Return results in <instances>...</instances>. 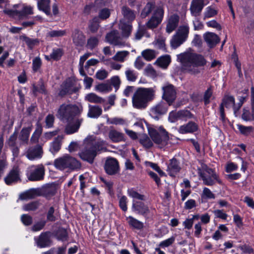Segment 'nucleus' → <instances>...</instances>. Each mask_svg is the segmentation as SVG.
<instances>
[{
    "label": "nucleus",
    "instance_id": "obj_2",
    "mask_svg": "<svg viewBox=\"0 0 254 254\" xmlns=\"http://www.w3.org/2000/svg\"><path fill=\"white\" fill-rule=\"evenodd\" d=\"M177 57L184 69L192 74L199 73L200 70L198 67L206 64V61L202 56L194 53H184L178 55Z\"/></svg>",
    "mask_w": 254,
    "mask_h": 254
},
{
    "label": "nucleus",
    "instance_id": "obj_33",
    "mask_svg": "<svg viewBox=\"0 0 254 254\" xmlns=\"http://www.w3.org/2000/svg\"><path fill=\"white\" fill-rule=\"evenodd\" d=\"M122 13L124 17L128 22H131L134 20L136 16L134 12L126 6L122 7Z\"/></svg>",
    "mask_w": 254,
    "mask_h": 254
},
{
    "label": "nucleus",
    "instance_id": "obj_53",
    "mask_svg": "<svg viewBox=\"0 0 254 254\" xmlns=\"http://www.w3.org/2000/svg\"><path fill=\"white\" fill-rule=\"evenodd\" d=\"M56 237L60 241H64L67 240L68 234L66 230L63 228L59 229L57 232Z\"/></svg>",
    "mask_w": 254,
    "mask_h": 254
},
{
    "label": "nucleus",
    "instance_id": "obj_54",
    "mask_svg": "<svg viewBox=\"0 0 254 254\" xmlns=\"http://www.w3.org/2000/svg\"><path fill=\"white\" fill-rule=\"evenodd\" d=\"M63 55V51L61 48L54 49L50 57L51 59L54 60H59Z\"/></svg>",
    "mask_w": 254,
    "mask_h": 254
},
{
    "label": "nucleus",
    "instance_id": "obj_61",
    "mask_svg": "<svg viewBox=\"0 0 254 254\" xmlns=\"http://www.w3.org/2000/svg\"><path fill=\"white\" fill-rule=\"evenodd\" d=\"M36 194V190H30L20 195V198L21 199H29L35 197Z\"/></svg>",
    "mask_w": 254,
    "mask_h": 254
},
{
    "label": "nucleus",
    "instance_id": "obj_38",
    "mask_svg": "<svg viewBox=\"0 0 254 254\" xmlns=\"http://www.w3.org/2000/svg\"><path fill=\"white\" fill-rule=\"evenodd\" d=\"M85 100L93 103L102 104L105 102V99L98 96L94 93H90L85 96Z\"/></svg>",
    "mask_w": 254,
    "mask_h": 254
},
{
    "label": "nucleus",
    "instance_id": "obj_28",
    "mask_svg": "<svg viewBox=\"0 0 254 254\" xmlns=\"http://www.w3.org/2000/svg\"><path fill=\"white\" fill-rule=\"evenodd\" d=\"M108 136L110 139L113 142H119L125 140L124 134L115 129L110 130Z\"/></svg>",
    "mask_w": 254,
    "mask_h": 254
},
{
    "label": "nucleus",
    "instance_id": "obj_18",
    "mask_svg": "<svg viewBox=\"0 0 254 254\" xmlns=\"http://www.w3.org/2000/svg\"><path fill=\"white\" fill-rule=\"evenodd\" d=\"M104 168L108 174L110 175L116 174L119 170L118 162L114 158H109L106 161Z\"/></svg>",
    "mask_w": 254,
    "mask_h": 254
},
{
    "label": "nucleus",
    "instance_id": "obj_19",
    "mask_svg": "<svg viewBox=\"0 0 254 254\" xmlns=\"http://www.w3.org/2000/svg\"><path fill=\"white\" fill-rule=\"evenodd\" d=\"M43 154L42 148L37 145L28 149L26 153V157L30 160L39 159L42 158Z\"/></svg>",
    "mask_w": 254,
    "mask_h": 254
},
{
    "label": "nucleus",
    "instance_id": "obj_26",
    "mask_svg": "<svg viewBox=\"0 0 254 254\" xmlns=\"http://www.w3.org/2000/svg\"><path fill=\"white\" fill-rule=\"evenodd\" d=\"M73 43L77 46H82L85 42V36L78 29H75L72 34Z\"/></svg>",
    "mask_w": 254,
    "mask_h": 254
},
{
    "label": "nucleus",
    "instance_id": "obj_63",
    "mask_svg": "<svg viewBox=\"0 0 254 254\" xmlns=\"http://www.w3.org/2000/svg\"><path fill=\"white\" fill-rule=\"evenodd\" d=\"M179 116H180V120L184 121H186L188 119H191L193 117V115L188 110L179 111Z\"/></svg>",
    "mask_w": 254,
    "mask_h": 254
},
{
    "label": "nucleus",
    "instance_id": "obj_25",
    "mask_svg": "<svg viewBox=\"0 0 254 254\" xmlns=\"http://www.w3.org/2000/svg\"><path fill=\"white\" fill-rule=\"evenodd\" d=\"M198 174L201 177L203 183L206 186H213L217 182L219 184H222V181L220 179L219 176H217V179H214L211 176H207L204 173H202L200 169H198Z\"/></svg>",
    "mask_w": 254,
    "mask_h": 254
},
{
    "label": "nucleus",
    "instance_id": "obj_31",
    "mask_svg": "<svg viewBox=\"0 0 254 254\" xmlns=\"http://www.w3.org/2000/svg\"><path fill=\"white\" fill-rule=\"evenodd\" d=\"M87 117L90 118H98L102 113V108L96 105H89Z\"/></svg>",
    "mask_w": 254,
    "mask_h": 254
},
{
    "label": "nucleus",
    "instance_id": "obj_7",
    "mask_svg": "<svg viewBox=\"0 0 254 254\" xmlns=\"http://www.w3.org/2000/svg\"><path fill=\"white\" fill-rule=\"evenodd\" d=\"M190 27L188 23L182 24L171 40V46L176 49L182 45L188 38Z\"/></svg>",
    "mask_w": 254,
    "mask_h": 254
},
{
    "label": "nucleus",
    "instance_id": "obj_62",
    "mask_svg": "<svg viewBox=\"0 0 254 254\" xmlns=\"http://www.w3.org/2000/svg\"><path fill=\"white\" fill-rule=\"evenodd\" d=\"M213 94V89L212 87H209L205 91L203 96V101L205 105L208 104L210 102V98Z\"/></svg>",
    "mask_w": 254,
    "mask_h": 254
},
{
    "label": "nucleus",
    "instance_id": "obj_14",
    "mask_svg": "<svg viewBox=\"0 0 254 254\" xmlns=\"http://www.w3.org/2000/svg\"><path fill=\"white\" fill-rule=\"evenodd\" d=\"M169 106L168 103L160 102L150 109V115L153 118L158 120L161 116L167 113Z\"/></svg>",
    "mask_w": 254,
    "mask_h": 254
},
{
    "label": "nucleus",
    "instance_id": "obj_22",
    "mask_svg": "<svg viewBox=\"0 0 254 254\" xmlns=\"http://www.w3.org/2000/svg\"><path fill=\"white\" fill-rule=\"evenodd\" d=\"M181 169L180 163L176 159L173 158L170 160L167 171L169 175L174 177L180 172Z\"/></svg>",
    "mask_w": 254,
    "mask_h": 254
},
{
    "label": "nucleus",
    "instance_id": "obj_36",
    "mask_svg": "<svg viewBox=\"0 0 254 254\" xmlns=\"http://www.w3.org/2000/svg\"><path fill=\"white\" fill-rule=\"evenodd\" d=\"M126 220L129 225L137 230H141L143 228V223L132 216H129L127 217Z\"/></svg>",
    "mask_w": 254,
    "mask_h": 254
},
{
    "label": "nucleus",
    "instance_id": "obj_60",
    "mask_svg": "<svg viewBox=\"0 0 254 254\" xmlns=\"http://www.w3.org/2000/svg\"><path fill=\"white\" fill-rule=\"evenodd\" d=\"M127 194L130 197L134 199H137L141 200H143L145 199L144 195L139 194L133 189L128 190Z\"/></svg>",
    "mask_w": 254,
    "mask_h": 254
},
{
    "label": "nucleus",
    "instance_id": "obj_42",
    "mask_svg": "<svg viewBox=\"0 0 254 254\" xmlns=\"http://www.w3.org/2000/svg\"><path fill=\"white\" fill-rule=\"evenodd\" d=\"M158 53L154 50L146 49L141 52L142 56L147 61H150L156 58Z\"/></svg>",
    "mask_w": 254,
    "mask_h": 254
},
{
    "label": "nucleus",
    "instance_id": "obj_64",
    "mask_svg": "<svg viewBox=\"0 0 254 254\" xmlns=\"http://www.w3.org/2000/svg\"><path fill=\"white\" fill-rule=\"evenodd\" d=\"M110 15V11L108 8H104L100 10L99 12L98 17L99 19H101L105 20L108 18Z\"/></svg>",
    "mask_w": 254,
    "mask_h": 254
},
{
    "label": "nucleus",
    "instance_id": "obj_46",
    "mask_svg": "<svg viewBox=\"0 0 254 254\" xmlns=\"http://www.w3.org/2000/svg\"><path fill=\"white\" fill-rule=\"evenodd\" d=\"M218 13L217 9L212 6L207 7L204 12V19L209 18L216 15Z\"/></svg>",
    "mask_w": 254,
    "mask_h": 254
},
{
    "label": "nucleus",
    "instance_id": "obj_59",
    "mask_svg": "<svg viewBox=\"0 0 254 254\" xmlns=\"http://www.w3.org/2000/svg\"><path fill=\"white\" fill-rule=\"evenodd\" d=\"M154 4L151 3H147L143 9L141 13V16L142 18L146 17L151 12L152 9L154 8Z\"/></svg>",
    "mask_w": 254,
    "mask_h": 254
},
{
    "label": "nucleus",
    "instance_id": "obj_3",
    "mask_svg": "<svg viewBox=\"0 0 254 254\" xmlns=\"http://www.w3.org/2000/svg\"><path fill=\"white\" fill-rule=\"evenodd\" d=\"M156 92L155 86L149 88H138L132 97L133 107L139 110L145 109L148 103L155 98Z\"/></svg>",
    "mask_w": 254,
    "mask_h": 254
},
{
    "label": "nucleus",
    "instance_id": "obj_50",
    "mask_svg": "<svg viewBox=\"0 0 254 254\" xmlns=\"http://www.w3.org/2000/svg\"><path fill=\"white\" fill-rule=\"evenodd\" d=\"M120 27L122 30L123 36L127 37L129 36L132 29V26L129 24L121 23Z\"/></svg>",
    "mask_w": 254,
    "mask_h": 254
},
{
    "label": "nucleus",
    "instance_id": "obj_58",
    "mask_svg": "<svg viewBox=\"0 0 254 254\" xmlns=\"http://www.w3.org/2000/svg\"><path fill=\"white\" fill-rule=\"evenodd\" d=\"M99 18L97 17L93 18L92 21L90 22L89 29L92 33H95L98 30L99 27Z\"/></svg>",
    "mask_w": 254,
    "mask_h": 254
},
{
    "label": "nucleus",
    "instance_id": "obj_13",
    "mask_svg": "<svg viewBox=\"0 0 254 254\" xmlns=\"http://www.w3.org/2000/svg\"><path fill=\"white\" fill-rule=\"evenodd\" d=\"M28 179L31 181H39L44 179L45 168L42 164L32 166L30 168Z\"/></svg>",
    "mask_w": 254,
    "mask_h": 254
},
{
    "label": "nucleus",
    "instance_id": "obj_35",
    "mask_svg": "<svg viewBox=\"0 0 254 254\" xmlns=\"http://www.w3.org/2000/svg\"><path fill=\"white\" fill-rule=\"evenodd\" d=\"M50 3V0H40L38 1V8L47 15H50L51 12Z\"/></svg>",
    "mask_w": 254,
    "mask_h": 254
},
{
    "label": "nucleus",
    "instance_id": "obj_52",
    "mask_svg": "<svg viewBox=\"0 0 254 254\" xmlns=\"http://www.w3.org/2000/svg\"><path fill=\"white\" fill-rule=\"evenodd\" d=\"M139 141L141 144L147 148H150L153 145L152 141L146 134H143L141 136Z\"/></svg>",
    "mask_w": 254,
    "mask_h": 254
},
{
    "label": "nucleus",
    "instance_id": "obj_1",
    "mask_svg": "<svg viewBox=\"0 0 254 254\" xmlns=\"http://www.w3.org/2000/svg\"><path fill=\"white\" fill-rule=\"evenodd\" d=\"M105 142L94 136H89L84 140V148L79 153L80 158L88 163H93L98 152L103 149Z\"/></svg>",
    "mask_w": 254,
    "mask_h": 254
},
{
    "label": "nucleus",
    "instance_id": "obj_24",
    "mask_svg": "<svg viewBox=\"0 0 254 254\" xmlns=\"http://www.w3.org/2000/svg\"><path fill=\"white\" fill-rule=\"evenodd\" d=\"M198 128V125L193 122H189L188 123L181 126L178 129L180 133L186 134L193 133L197 130Z\"/></svg>",
    "mask_w": 254,
    "mask_h": 254
},
{
    "label": "nucleus",
    "instance_id": "obj_8",
    "mask_svg": "<svg viewBox=\"0 0 254 254\" xmlns=\"http://www.w3.org/2000/svg\"><path fill=\"white\" fill-rule=\"evenodd\" d=\"M148 132L152 140L159 147L162 148L167 144L169 140L168 133L163 127H160L157 129L150 128Z\"/></svg>",
    "mask_w": 254,
    "mask_h": 254
},
{
    "label": "nucleus",
    "instance_id": "obj_55",
    "mask_svg": "<svg viewBox=\"0 0 254 254\" xmlns=\"http://www.w3.org/2000/svg\"><path fill=\"white\" fill-rule=\"evenodd\" d=\"M165 39H164L163 37H159L154 42V44L156 47L164 52H166V49L165 47Z\"/></svg>",
    "mask_w": 254,
    "mask_h": 254
},
{
    "label": "nucleus",
    "instance_id": "obj_40",
    "mask_svg": "<svg viewBox=\"0 0 254 254\" xmlns=\"http://www.w3.org/2000/svg\"><path fill=\"white\" fill-rule=\"evenodd\" d=\"M34 13L33 6L31 5H24L22 9L18 11L19 19H22L27 17L28 15Z\"/></svg>",
    "mask_w": 254,
    "mask_h": 254
},
{
    "label": "nucleus",
    "instance_id": "obj_12",
    "mask_svg": "<svg viewBox=\"0 0 254 254\" xmlns=\"http://www.w3.org/2000/svg\"><path fill=\"white\" fill-rule=\"evenodd\" d=\"M235 106H236V105L235 104L234 97L229 95H225L223 98L222 103L219 106L220 118L222 122H225L226 119L224 107L228 109L233 107V110L234 111Z\"/></svg>",
    "mask_w": 254,
    "mask_h": 254
},
{
    "label": "nucleus",
    "instance_id": "obj_32",
    "mask_svg": "<svg viewBox=\"0 0 254 254\" xmlns=\"http://www.w3.org/2000/svg\"><path fill=\"white\" fill-rule=\"evenodd\" d=\"M63 138L62 136L59 135L51 143L50 151L52 154H55L60 150Z\"/></svg>",
    "mask_w": 254,
    "mask_h": 254
},
{
    "label": "nucleus",
    "instance_id": "obj_29",
    "mask_svg": "<svg viewBox=\"0 0 254 254\" xmlns=\"http://www.w3.org/2000/svg\"><path fill=\"white\" fill-rule=\"evenodd\" d=\"M179 17L177 15H172L169 19L166 30L168 33L173 31L178 25Z\"/></svg>",
    "mask_w": 254,
    "mask_h": 254
},
{
    "label": "nucleus",
    "instance_id": "obj_4",
    "mask_svg": "<svg viewBox=\"0 0 254 254\" xmlns=\"http://www.w3.org/2000/svg\"><path fill=\"white\" fill-rule=\"evenodd\" d=\"M156 92L155 86L149 88H138L132 97L133 107L139 110L145 109L148 103L155 98Z\"/></svg>",
    "mask_w": 254,
    "mask_h": 254
},
{
    "label": "nucleus",
    "instance_id": "obj_45",
    "mask_svg": "<svg viewBox=\"0 0 254 254\" xmlns=\"http://www.w3.org/2000/svg\"><path fill=\"white\" fill-rule=\"evenodd\" d=\"M237 127L240 132L244 135L248 136L254 131V128L252 126H245L237 124Z\"/></svg>",
    "mask_w": 254,
    "mask_h": 254
},
{
    "label": "nucleus",
    "instance_id": "obj_44",
    "mask_svg": "<svg viewBox=\"0 0 254 254\" xmlns=\"http://www.w3.org/2000/svg\"><path fill=\"white\" fill-rule=\"evenodd\" d=\"M20 39L24 42L27 46L30 49H33V48L38 44V40L36 39H31L25 35H23L20 36Z\"/></svg>",
    "mask_w": 254,
    "mask_h": 254
},
{
    "label": "nucleus",
    "instance_id": "obj_6",
    "mask_svg": "<svg viewBox=\"0 0 254 254\" xmlns=\"http://www.w3.org/2000/svg\"><path fill=\"white\" fill-rule=\"evenodd\" d=\"M54 166L58 170H74L79 169L81 167L80 163L75 158L65 154L55 160Z\"/></svg>",
    "mask_w": 254,
    "mask_h": 254
},
{
    "label": "nucleus",
    "instance_id": "obj_49",
    "mask_svg": "<svg viewBox=\"0 0 254 254\" xmlns=\"http://www.w3.org/2000/svg\"><path fill=\"white\" fill-rule=\"evenodd\" d=\"M125 74L127 80L131 82L135 81L137 78V73L133 69L127 68L125 71Z\"/></svg>",
    "mask_w": 254,
    "mask_h": 254
},
{
    "label": "nucleus",
    "instance_id": "obj_23",
    "mask_svg": "<svg viewBox=\"0 0 254 254\" xmlns=\"http://www.w3.org/2000/svg\"><path fill=\"white\" fill-rule=\"evenodd\" d=\"M74 85V81L70 79H67L61 85L59 95L63 96L66 94H71L73 91V87Z\"/></svg>",
    "mask_w": 254,
    "mask_h": 254
},
{
    "label": "nucleus",
    "instance_id": "obj_48",
    "mask_svg": "<svg viewBox=\"0 0 254 254\" xmlns=\"http://www.w3.org/2000/svg\"><path fill=\"white\" fill-rule=\"evenodd\" d=\"M128 55L129 52L127 51H119L116 54L112 59L117 62H124Z\"/></svg>",
    "mask_w": 254,
    "mask_h": 254
},
{
    "label": "nucleus",
    "instance_id": "obj_20",
    "mask_svg": "<svg viewBox=\"0 0 254 254\" xmlns=\"http://www.w3.org/2000/svg\"><path fill=\"white\" fill-rule=\"evenodd\" d=\"M204 5V0H192L190 8L191 15L194 17L200 15Z\"/></svg>",
    "mask_w": 254,
    "mask_h": 254
},
{
    "label": "nucleus",
    "instance_id": "obj_51",
    "mask_svg": "<svg viewBox=\"0 0 254 254\" xmlns=\"http://www.w3.org/2000/svg\"><path fill=\"white\" fill-rule=\"evenodd\" d=\"M66 34V30H52L47 34V36L51 38L60 37L65 35Z\"/></svg>",
    "mask_w": 254,
    "mask_h": 254
},
{
    "label": "nucleus",
    "instance_id": "obj_16",
    "mask_svg": "<svg viewBox=\"0 0 254 254\" xmlns=\"http://www.w3.org/2000/svg\"><path fill=\"white\" fill-rule=\"evenodd\" d=\"M51 236V232L47 231L42 233L37 237H35L34 240L37 247L44 248L51 246L52 244Z\"/></svg>",
    "mask_w": 254,
    "mask_h": 254
},
{
    "label": "nucleus",
    "instance_id": "obj_57",
    "mask_svg": "<svg viewBox=\"0 0 254 254\" xmlns=\"http://www.w3.org/2000/svg\"><path fill=\"white\" fill-rule=\"evenodd\" d=\"M99 40L95 37H91L89 38L87 42V48L93 50L94 49L98 44Z\"/></svg>",
    "mask_w": 254,
    "mask_h": 254
},
{
    "label": "nucleus",
    "instance_id": "obj_56",
    "mask_svg": "<svg viewBox=\"0 0 254 254\" xmlns=\"http://www.w3.org/2000/svg\"><path fill=\"white\" fill-rule=\"evenodd\" d=\"M42 65V61L39 57H36L32 61V70L34 72L39 71Z\"/></svg>",
    "mask_w": 254,
    "mask_h": 254
},
{
    "label": "nucleus",
    "instance_id": "obj_43",
    "mask_svg": "<svg viewBox=\"0 0 254 254\" xmlns=\"http://www.w3.org/2000/svg\"><path fill=\"white\" fill-rule=\"evenodd\" d=\"M57 190V186L54 184H48L44 189V193L46 197H50L53 196Z\"/></svg>",
    "mask_w": 254,
    "mask_h": 254
},
{
    "label": "nucleus",
    "instance_id": "obj_47",
    "mask_svg": "<svg viewBox=\"0 0 254 254\" xmlns=\"http://www.w3.org/2000/svg\"><path fill=\"white\" fill-rule=\"evenodd\" d=\"M107 123L108 124H113L115 125H127V122L126 120L121 118H113L111 119L108 118Z\"/></svg>",
    "mask_w": 254,
    "mask_h": 254
},
{
    "label": "nucleus",
    "instance_id": "obj_17",
    "mask_svg": "<svg viewBox=\"0 0 254 254\" xmlns=\"http://www.w3.org/2000/svg\"><path fill=\"white\" fill-rule=\"evenodd\" d=\"M106 39L111 44L120 48H122L126 45L125 42L121 38L117 31L114 30L107 34Z\"/></svg>",
    "mask_w": 254,
    "mask_h": 254
},
{
    "label": "nucleus",
    "instance_id": "obj_30",
    "mask_svg": "<svg viewBox=\"0 0 254 254\" xmlns=\"http://www.w3.org/2000/svg\"><path fill=\"white\" fill-rule=\"evenodd\" d=\"M32 125H30L29 127H23L21 129L19 135V139L22 142V143L28 144L29 135L32 129Z\"/></svg>",
    "mask_w": 254,
    "mask_h": 254
},
{
    "label": "nucleus",
    "instance_id": "obj_39",
    "mask_svg": "<svg viewBox=\"0 0 254 254\" xmlns=\"http://www.w3.org/2000/svg\"><path fill=\"white\" fill-rule=\"evenodd\" d=\"M105 5V2L103 0H96L93 4L87 5L85 9L86 11L90 10L91 12L96 11Z\"/></svg>",
    "mask_w": 254,
    "mask_h": 254
},
{
    "label": "nucleus",
    "instance_id": "obj_9",
    "mask_svg": "<svg viewBox=\"0 0 254 254\" xmlns=\"http://www.w3.org/2000/svg\"><path fill=\"white\" fill-rule=\"evenodd\" d=\"M131 209L133 212L146 218L152 216L155 211L153 208L149 207L142 202L134 200L133 201Z\"/></svg>",
    "mask_w": 254,
    "mask_h": 254
},
{
    "label": "nucleus",
    "instance_id": "obj_37",
    "mask_svg": "<svg viewBox=\"0 0 254 254\" xmlns=\"http://www.w3.org/2000/svg\"><path fill=\"white\" fill-rule=\"evenodd\" d=\"M171 62V58L169 55L161 56L157 59L155 64L163 68H166Z\"/></svg>",
    "mask_w": 254,
    "mask_h": 254
},
{
    "label": "nucleus",
    "instance_id": "obj_34",
    "mask_svg": "<svg viewBox=\"0 0 254 254\" xmlns=\"http://www.w3.org/2000/svg\"><path fill=\"white\" fill-rule=\"evenodd\" d=\"M242 118L245 121H254V99L252 101V111L244 109L243 113L242 115Z\"/></svg>",
    "mask_w": 254,
    "mask_h": 254
},
{
    "label": "nucleus",
    "instance_id": "obj_41",
    "mask_svg": "<svg viewBox=\"0 0 254 254\" xmlns=\"http://www.w3.org/2000/svg\"><path fill=\"white\" fill-rule=\"evenodd\" d=\"M42 132V127L40 123H37L36 124V128L30 138V141L31 143H36L38 142L39 137Z\"/></svg>",
    "mask_w": 254,
    "mask_h": 254
},
{
    "label": "nucleus",
    "instance_id": "obj_27",
    "mask_svg": "<svg viewBox=\"0 0 254 254\" xmlns=\"http://www.w3.org/2000/svg\"><path fill=\"white\" fill-rule=\"evenodd\" d=\"M205 41L210 47L214 46L220 39L218 36L212 32H207L203 35Z\"/></svg>",
    "mask_w": 254,
    "mask_h": 254
},
{
    "label": "nucleus",
    "instance_id": "obj_21",
    "mask_svg": "<svg viewBox=\"0 0 254 254\" xmlns=\"http://www.w3.org/2000/svg\"><path fill=\"white\" fill-rule=\"evenodd\" d=\"M19 170L18 167H14L4 178V182L7 185H10L19 180Z\"/></svg>",
    "mask_w": 254,
    "mask_h": 254
},
{
    "label": "nucleus",
    "instance_id": "obj_5",
    "mask_svg": "<svg viewBox=\"0 0 254 254\" xmlns=\"http://www.w3.org/2000/svg\"><path fill=\"white\" fill-rule=\"evenodd\" d=\"M83 111L82 106L64 103L60 106L56 114L57 117L61 121H68L75 116L80 115Z\"/></svg>",
    "mask_w": 254,
    "mask_h": 254
},
{
    "label": "nucleus",
    "instance_id": "obj_15",
    "mask_svg": "<svg viewBox=\"0 0 254 254\" xmlns=\"http://www.w3.org/2000/svg\"><path fill=\"white\" fill-rule=\"evenodd\" d=\"M67 124L65 126L64 132L67 134H71L77 132L82 123L83 122V118H75L70 119L68 121H66Z\"/></svg>",
    "mask_w": 254,
    "mask_h": 254
},
{
    "label": "nucleus",
    "instance_id": "obj_11",
    "mask_svg": "<svg viewBox=\"0 0 254 254\" xmlns=\"http://www.w3.org/2000/svg\"><path fill=\"white\" fill-rule=\"evenodd\" d=\"M162 98L169 105H171L176 98V91L175 87L171 84L166 83L162 87Z\"/></svg>",
    "mask_w": 254,
    "mask_h": 254
},
{
    "label": "nucleus",
    "instance_id": "obj_10",
    "mask_svg": "<svg viewBox=\"0 0 254 254\" xmlns=\"http://www.w3.org/2000/svg\"><path fill=\"white\" fill-rule=\"evenodd\" d=\"M164 16V10L162 6L157 7L153 11L150 19L146 23V27L149 29L157 27L162 22Z\"/></svg>",
    "mask_w": 254,
    "mask_h": 254
}]
</instances>
